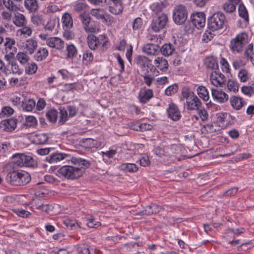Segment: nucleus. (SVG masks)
<instances>
[{"label": "nucleus", "mask_w": 254, "mask_h": 254, "mask_svg": "<svg viewBox=\"0 0 254 254\" xmlns=\"http://www.w3.org/2000/svg\"><path fill=\"white\" fill-rule=\"evenodd\" d=\"M70 160L72 164L77 166L74 167L70 165L62 166L56 173L59 177L70 180L76 179L82 176L85 169L89 167L90 165L89 161L81 158L72 157Z\"/></svg>", "instance_id": "f257e3e1"}, {"label": "nucleus", "mask_w": 254, "mask_h": 254, "mask_svg": "<svg viewBox=\"0 0 254 254\" xmlns=\"http://www.w3.org/2000/svg\"><path fill=\"white\" fill-rule=\"evenodd\" d=\"M5 180L12 185L23 186L29 183L31 176L28 172L24 171H12L7 174Z\"/></svg>", "instance_id": "f03ea898"}, {"label": "nucleus", "mask_w": 254, "mask_h": 254, "mask_svg": "<svg viewBox=\"0 0 254 254\" xmlns=\"http://www.w3.org/2000/svg\"><path fill=\"white\" fill-rule=\"evenodd\" d=\"M225 15L222 12L213 13L207 20V27L209 30L214 32L222 29L226 25Z\"/></svg>", "instance_id": "7ed1b4c3"}, {"label": "nucleus", "mask_w": 254, "mask_h": 254, "mask_svg": "<svg viewBox=\"0 0 254 254\" xmlns=\"http://www.w3.org/2000/svg\"><path fill=\"white\" fill-rule=\"evenodd\" d=\"M248 41V35L246 33H241L231 40L230 48L233 52L241 53L245 48Z\"/></svg>", "instance_id": "20e7f679"}, {"label": "nucleus", "mask_w": 254, "mask_h": 254, "mask_svg": "<svg viewBox=\"0 0 254 254\" xmlns=\"http://www.w3.org/2000/svg\"><path fill=\"white\" fill-rule=\"evenodd\" d=\"M14 163L19 167H35L37 162L31 155L25 154H15L12 156Z\"/></svg>", "instance_id": "39448f33"}, {"label": "nucleus", "mask_w": 254, "mask_h": 254, "mask_svg": "<svg viewBox=\"0 0 254 254\" xmlns=\"http://www.w3.org/2000/svg\"><path fill=\"white\" fill-rule=\"evenodd\" d=\"M188 17V11L184 5L179 4L175 7L173 10V19L177 25L184 24Z\"/></svg>", "instance_id": "423d86ee"}, {"label": "nucleus", "mask_w": 254, "mask_h": 254, "mask_svg": "<svg viewBox=\"0 0 254 254\" xmlns=\"http://www.w3.org/2000/svg\"><path fill=\"white\" fill-rule=\"evenodd\" d=\"M60 117L58 124L63 125L69 118L75 116L78 111L76 107L73 106H67L60 109Z\"/></svg>", "instance_id": "0eeeda50"}, {"label": "nucleus", "mask_w": 254, "mask_h": 254, "mask_svg": "<svg viewBox=\"0 0 254 254\" xmlns=\"http://www.w3.org/2000/svg\"><path fill=\"white\" fill-rule=\"evenodd\" d=\"M168 21L167 15L161 13L152 20L150 25L151 28L155 32H159L165 27Z\"/></svg>", "instance_id": "6e6552de"}, {"label": "nucleus", "mask_w": 254, "mask_h": 254, "mask_svg": "<svg viewBox=\"0 0 254 254\" xmlns=\"http://www.w3.org/2000/svg\"><path fill=\"white\" fill-rule=\"evenodd\" d=\"M210 81L216 87H223L225 84L226 78L219 70L213 71L210 74Z\"/></svg>", "instance_id": "1a4fd4ad"}, {"label": "nucleus", "mask_w": 254, "mask_h": 254, "mask_svg": "<svg viewBox=\"0 0 254 254\" xmlns=\"http://www.w3.org/2000/svg\"><path fill=\"white\" fill-rule=\"evenodd\" d=\"M79 18L86 32L94 33L96 31V28L91 22L90 17L88 13H81L79 15Z\"/></svg>", "instance_id": "9d476101"}, {"label": "nucleus", "mask_w": 254, "mask_h": 254, "mask_svg": "<svg viewBox=\"0 0 254 254\" xmlns=\"http://www.w3.org/2000/svg\"><path fill=\"white\" fill-rule=\"evenodd\" d=\"M190 19L191 23L197 29L203 27L205 25V15L203 12L192 14Z\"/></svg>", "instance_id": "9b49d317"}, {"label": "nucleus", "mask_w": 254, "mask_h": 254, "mask_svg": "<svg viewBox=\"0 0 254 254\" xmlns=\"http://www.w3.org/2000/svg\"><path fill=\"white\" fill-rule=\"evenodd\" d=\"M136 63L137 65L142 69L143 71H146V69H150L151 71L155 70L154 65L150 63V61L146 57L143 56H138L136 59Z\"/></svg>", "instance_id": "f8f14e48"}, {"label": "nucleus", "mask_w": 254, "mask_h": 254, "mask_svg": "<svg viewBox=\"0 0 254 254\" xmlns=\"http://www.w3.org/2000/svg\"><path fill=\"white\" fill-rule=\"evenodd\" d=\"M46 44L49 47L62 51L64 48V42L61 38L57 37H51L46 40Z\"/></svg>", "instance_id": "ddd939ff"}, {"label": "nucleus", "mask_w": 254, "mask_h": 254, "mask_svg": "<svg viewBox=\"0 0 254 254\" xmlns=\"http://www.w3.org/2000/svg\"><path fill=\"white\" fill-rule=\"evenodd\" d=\"M72 157L70 155L64 153H56L46 157V161L50 163H56L64 159L69 161Z\"/></svg>", "instance_id": "4468645a"}, {"label": "nucleus", "mask_w": 254, "mask_h": 254, "mask_svg": "<svg viewBox=\"0 0 254 254\" xmlns=\"http://www.w3.org/2000/svg\"><path fill=\"white\" fill-rule=\"evenodd\" d=\"M167 112L168 117L174 121H179L182 117L178 106L173 103H170L168 105Z\"/></svg>", "instance_id": "2eb2a0df"}, {"label": "nucleus", "mask_w": 254, "mask_h": 254, "mask_svg": "<svg viewBox=\"0 0 254 254\" xmlns=\"http://www.w3.org/2000/svg\"><path fill=\"white\" fill-rule=\"evenodd\" d=\"M17 126V120L15 118H10L4 120L1 122L0 127L3 130L11 131L13 130Z\"/></svg>", "instance_id": "dca6fc26"}, {"label": "nucleus", "mask_w": 254, "mask_h": 254, "mask_svg": "<svg viewBox=\"0 0 254 254\" xmlns=\"http://www.w3.org/2000/svg\"><path fill=\"white\" fill-rule=\"evenodd\" d=\"M211 93L213 98L221 103L226 102L229 99L228 95L226 93L217 89L212 88Z\"/></svg>", "instance_id": "f3484780"}, {"label": "nucleus", "mask_w": 254, "mask_h": 254, "mask_svg": "<svg viewBox=\"0 0 254 254\" xmlns=\"http://www.w3.org/2000/svg\"><path fill=\"white\" fill-rule=\"evenodd\" d=\"M175 45V42L174 44L170 43L164 44L160 48V52L165 57L172 56L176 53Z\"/></svg>", "instance_id": "a211bd4d"}, {"label": "nucleus", "mask_w": 254, "mask_h": 254, "mask_svg": "<svg viewBox=\"0 0 254 254\" xmlns=\"http://www.w3.org/2000/svg\"><path fill=\"white\" fill-rule=\"evenodd\" d=\"M153 96V93L151 89H142L139 92L138 99L140 103L145 104L147 103Z\"/></svg>", "instance_id": "6ab92c4d"}, {"label": "nucleus", "mask_w": 254, "mask_h": 254, "mask_svg": "<svg viewBox=\"0 0 254 254\" xmlns=\"http://www.w3.org/2000/svg\"><path fill=\"white\" fill-rule=\"evenodd\" d=\"M23 71V69L19 67L17 63L15 62L7 64L6 65L5 74L13 73L20 75Z\"/></svg>", "instance_id": "aec40b11"}, {"label": "nucleus", "mask_w": 254, "mask_h": 254, "mask_svg": "<svg viewBox=\"0 0 254 254\" xmlns=\"http://www.w3.org/2000/svg\"><path fill=\"white\" fill-rule=\"evenodd\" d=\"M154 67L158 68L161 71H166L169 67L167 60L163 57H158L154 61Z\"/></svg>", "instance_id": "412c9836"}, {"label": "nucleus", "mask_w": 254, "mask_h": 254, "mask_svg": "<svg viewBox=\"0 0 254 254\" xmlns=\"http://www.w3.org/2000/svg\"><path fill=\"white\" fill-rule=\"evenodd\" d=\"M3 45L4 47V52H17V49L15 47V40L14 38L11 37H6L3 40Z\"/></svg>", "instance_id": "4be33fe9"}, {"label": "nucleus", "mask_w": 254, "mask_h": 254, "mask_svg": "<svg viewBox=\"0 0 254 254\" xmlns=\"http://www.w3.org/2000/svg\"><path fill=\"white\" fill-rule=\"evenodd\" d=\"M230 102L232 107L237 110H240L246 104V102L242 98L235 96L230 98Z\"/></svg>", "instance_id": "5701e85b"}, {"label": "nucleus", "mask_w": 254, "mask_h": 254, "mask_svg": "<svg viewBox=\"0 0 254 254\" xmlns=\"http://www.w3.org/2000/svg\"><path fill=\"white\" fill-rule=\"evenodd\" d=\"M143 51L147 55L156 56L160 53V47L157 44H147L143 47Z\"/></svg>", "instance_id": "b1692460"}, {"label": "nucleus", "mask_w": 254, "mask_h": 254, "mask_svg": "<svg viewBox=\"0 0 254 254\" xmlns=\"http://www.w3.org/2000/svg\"><path fill=\"white\" fill-rule=\"evenodd\" d=\"M24 47L26 50V53L32 55L34 53L38 47L37 42L34 39H29L26 41Z\"/></svg>", "instance_id": "393cba45"}, {"label": "nucleus", "mask_w": 254, "mask_h": 254, "mask_svg": "<svg viewBox=\"0 0 254 254\" xmlns=\"http://www.w3.org/2000/svg\"><path fill=\"white\" fill-rule=\"evenodd\" d=\"M24 5L29 12L32 13L37 11L39 7L37 0H24Z\"/></svg>", "instance_id": "a878e982"}, {"label": "nucleus", "mask_w": 254, "mask_h": 254, "mask_svg": "<svg viewBox=\"0 0 254 254\" xmlns=\"http://www.w3.org/2000/svg\"><path fill=\"white\" fill-rule=\"evenodd\" d=\"M186 103L188 109L190 110H196L199 109L201 106V102L195 95L191 98V99H189V101Z\"/></svg>", "instance_id": "bb28decb"}, {"label": "nucleus", "mask_w": 254, "mask_h": 254, "mask_svg": "<svg viewBox=\"0 0 254 254\" xmlns=\"http://www.w3.org/2000/svg\"><path fill=\"white\" fill-rule=\"evenodd\" d=\"M12 22L16 26L21 27L26 25L27 20L23 14L16 12L12 17Z\"/></svg>", "instance_id": "cd10ccee"}, {"label": "nucleus", "mask_w": 254, "mask_h": 254, "mask_svg": "<svg viewBox=\"0 0 254 254\" xmlns=\"http://www.w3.org/2000/svg\"><path fill=\"white\" fill-rule=\"evenodd\" d=\"M119 169L126 173H135L138 170V167L134 163H124L119 166Z\"/></svg>", "instance_id": "c85d7f7f"}, {"label": "nucleus", "mask_w": 254, "mask_h": 254, "mask_svg": "<svg viewBox=\"0 0 254 254\" xmlns=\"http://www.w3.org/2000/svg\"><path fill=\"white\" fill-rule=\"evenodd\" d=\"M123 9L121 0L111 1L110 3L109 11L114 14H120L122 12Z\"/></svg>", "instance_id": "c756f323"}, {"label": "nucleus", "mask_w": 254, "mask_h": 254, "mask_svg": "<svg viewBox=\"0 0 254 254\" xmlns=\"http://www.w3.org/2000/svg\"><path fill=\"white\" fill-rule=\"evenodd\" d=\"M63 29H71L73 26L71 16L68 13H64L62 18Z\"/></svg>", "instance_id": "7c9ffc66"}, {"label": "nucleus", "mask_w": 254, "mask_h": 254, "mask_svg": "<svg viewBox=\"0 0 254 254\" xmlns=\"http://www.w3.org/2000/svg\"><path fill=\"white\" fill-rule=\"evenodd\" d=\"M48 50L44 47H40L34 56L37 61H42L45 60L48 56Z\"/></svg>", "instance_id": "2f4dec72"}, {"label": "nucleus", "mask_w": 254, "mask_h": 254, "mask_svg": "<svg viewBox=\"0 0 254 254\" xmlns=\"http://www.w3.org/2000/svg\"><path fill=\"white\" fill-rule=\"evenodd\" d=\"M35 106V101L33 99H24L22 101L21 107L24 111H31Z\"/></svg>", "instance_id": "473e14b6"}, {"label": "nucleus", "mask_w": 254, "mask_h": 254, "mask_svg": "<svg viewBox=\"0 0 254 254\" xmlns=\"http://www.w3.org/2000/svg\"><path fill=\"white\" fill-rule=\"evenodd\" d=\"M87 43L91 50H95L100 44L99 39L94 35H88Z\"/></svg>", "instance_id": "72a5a7b5"}, {"label": "nucleus", "mask_w": 254, "mask_h": 254, "mask_svg": "<svg viewBox=\"0 0 254 254\" xmlns=\"http://www.w3.org/2000/svg\"><path fill=\"white\" fill-rule=\"evenodd\" d=\"M66 59H72L77 55V49L73 44L67 45L66 47Z\"/></svg>", "instance_id": "f704fd0d"}, {"label": "nucleus", "mask_w": 254, "mask_h": 254, "mask_svg": "<svg viewBox=\"0 0 254 254\" xmlns=\"http://www.w3.org/2000/svg\"><path fill=\"white\" fill-rule=\"evenodd\" d=\"M205 65L207 68L214 70H218V64L215 59L211 57L205 59L204 62Z\"/></svg>", "instance_id": "c9c22d12"}, {"label": "nucleus", "mask_w": 254, "mask_h": 254, "mask_svg": "<svg viewBox=\"0 0 254 254\" xmlns=\"http://www.w3.org/2000/svg\"><path fill=\"white\" fill-rule=\"evenodd\" d=\"M22 28L17 31V35L18 36H23V37L26 38L32 35V29L30 26H21Z\"/></svg>", "instance_id": "e433bc0d"}, {"label": "nucleus", "mask_w": 254, "mask_h": 254, "mask_svg": "<svg viewBox=\"0 0 254 254\" xmlns=\"http://www.w3.org/2000/svg\"><path fill=\"white\" fill-rule=\"evenodd\" d=\"M64 225L70 230H76L80 228V223H78L76 220L71 219H66L64 221Z\"/></svg>", "instance_id": "4c0bfd02"}, {"label": "nucleus", "mask_w": 254, "mask_h": 254, "mask_svg": "<svg viewBox=\"0 0 254 254\" xmlns=\"http://www.w3.org/2000/svg\"><path fill=\"white\" fill-rule=\"evenodd\" d=\"M238 12L239 16L243 19L245 22L249 21L248 12L243 3L240 4L238 7Z\"/></svg>", "instance_id": "58836bf2"}, {"label": "nucleus", "mask_w": 254, "mask_h": 254, "mask_svg": "<svg viewBox=\"0 0 254 254\" xmlns=\"http://www.w3.org/2000/svg\"><path fill=\"white\" fill-rule=\"evenodd\" d=\"M197 94L199 97L202 98L204 101L209 99V94L207 89L203 86H199L197 89Z\"/></svg>", "instance_id": "ea45409f"}, {"label": "nucleus", "mask_w": 254, "mask_h": 254, "mask_svg": "<svg viewBox=\"0 0 254 254\" xmlns=\"http://www.w3.org/2000/svg\"><path fill=\"white\" fill-rule=\"evenodd\" d=\"M16 59L23 65H25L30 60V58L26 53L19 52L16 54Z\"/></svg>", "instance_id": "a19ab883"}, {"label": "nucleus", "mask_w": 254, "mask_h": 254, "mask_svg": "<svg viewBox=\"0 0 254 254\" xmlns=\"http://www.w3.org/2000/svg\"><path fill=\"white\" fill-rule=\"evenodd\" d=\"M94 59V56L92 52L89 50H86L83 54V62L85 64L88 65L90 64Z\"/></svg>", "instance_id": "79ce46f5"}, {"label": "nucleus", "mask_w": 254, "mask_h": 254, "mask_svg": "<svg viewBox=\"0 0 254 254\" xmlns=\"http://www.w3.org/2000/svg\"><path fill=\"white\" fill-rule=\"evenodd\" d=\"M74 9L76 11L81 13H88V6L84 2H79L75 4Z\"/></svg>", "instance_id": "37998d69"}, {"label": "nucleus", "mask_w": 254, "mask_h": 254, "mask_svg": "<svg viewBox=\"0 0 254 254\" xmlns=\"http://www.w3.org/2000/svg\"><path fill=\"white\" fill-rule=\"evenodd\" d=\"M58 116V112L55 109H52L48 111L46 113V117L48 120L52 122L55 123L57 121Z\"/></svg>", "instance_id": "c03bdc74"}, {"label": "nucleus", "mask_w": 254, "mask_h": 254, "mask_svg": "<svg viewBox=\"0 0 254 254\" xmlns=\"http://www.w3.org/2000/svg\"><path fill=\"white\" fill-rule=\"evenodd\" d=\"M48 139L49 137L46 133H40L35 136V140L38 144H46L47 143Z\"/></svg>", "instance_id": "a18cd8bd"}, {"label": "nucleus", "mask_w": 254, "mask_h": 254, "mask_svg": "<svg viewBox=\"0 0 254 254\" xmlns=\"http://www.w3.org/2000/svg\"><path fill=\"white\" fill-rule=\"evenodd\" d=\"M236 5L229 1L223 4V9L226 13H232L236 10Z\"/></svg>", "instance_id": "49530a36"}, {"label": "nucleus", "mask_w": 254, "mask_h": 254, "mask_svg": "<svg viewBox=\"0 0 254 254\" xmlns=\"http://www.w3.org/2000/svg\"><path fill=\"white\" fill-rule=\"evenodd\" d=\"M194 95L193 92L188 88H184L183 89L182 91V98L186 100V102L189 101V99H191V98L193 97Z\"/></svg>", "instance_id": "de8ad7c7"}, {"label": "nucleus", "mask_w": 254, "mask_h": 254, "mask_svg": "<svg viewBox=\"0 0 254 254\" xmlns=\"http://www.w3.org/2000/svg\"><path fill=\"white\" fill-rule=\"evenodd\" d=\"M37 65L34 63L28 64V65L25 67V72L28 74H32L35 73L37 70Z\"/></svg>", "instance_id": "09e8293b"}, {"label": "nucleus", "mask_w": 254, "mask_h": 254, "mask_svg": "<svg viewBox=\"0 0 254 254\" xmlns=\"http://www.w3.org/2000/svg\"><path fill=\"white\" fill-rule=\"evenodd\" d=\"M91 14L98 19H105L104 11L101 9H92L91 11Z\"/></svg>", "instance_id": "8fccbe9b"}, {"label": "nucleus", "mask_w": 254, "mask_h": 254, "mask_svg": "<svg viewBox=\"0 0 254 254\" xmlns=\"http://www.w3.org/2000/svg\"><path fill=\"white\" fill-rule=\"evenodd\" d=\"M143 77L144 83L147 86H150L154 80L153 75L149 74L148 70L146 69V71L143 73Z\"/></svg>", "instance_id": "3c124183"}, {"label": "nucleus", "mask_w": 254, "mask_h": 254, "mask_svg": "<svg viewBox=\"0 0 254 254\" xmlns=\"http://www.w3.org/2000/svg\"><path fill=\"white\" fill-rule=\"evenodd\" d=\"M254 46L252 44L248 45L245 52V55L250 59L252 64L254 65V52H253Z\"/></svg>", "instance_id": "603ef678"}, {"label": "nucleus", "mask_w": 254, "mask_h": 254, "mask_svg": "<svg viewBox=\"0 0 254 254\" xmlns=\"http://www.w3.org/2000/svg\"><path fill=\"white\" fill-rule=\"evenodd\" d=\"M37 123L36 119L32 116L26 117L24 125L27 127L35 126Z\"/></svg>", "instance_id": "864d4df0"}, {"label": "nucleus", "mask_w": 254, "mask_h": 254, "mask_svg": "<svg viewBox=\"0 0 254 254\" xmlns=\"http://www.w3.org/2000/svg\"><path fill=\"white\" fill-rule=\"evenodd\" d=\"M13 212L18 216L21 217L22 218L28 217V216L30 214V213L29 211L21 208L13 209Z\"/></svg>", "instance_id": "5fc2aeb1"}, {"label": "nucleus", "mask_w": 254, "mask_h": 254, "mask_svg": "<svg viewBox=\"0 0 254 254\" xmlns=\"http://www.w3.org/2000/svg\"><path fill=\"white\" fill-rule=\"evenodd\" d=\"M238 77H239L240 81L244 82L247 81L250 78L248 71L245 69H241L239 71L238 73Z\"/></svg>", "instance_id": "6e6d98bb"}, {"label": "nucleus", "mask_w": 254, "mask_h": 254, "mask_svg": "<svg viewBox=\"0 0 254 254\" xmlns=\"http://www.w3.org/2000/svg\"><path fill=\"white\" fill-rule=\"evenodd\" d=\"M178 90V86L176 84H173L168 87L165 90V94L167 96H171L176 93Z\"/></svg>", "instance_id": "4d7b16f0"}, {"label": "nucleus", "mask_w": 254, "mask_h": 254, "mask_svg": "<svg viewBox=\"0 0 254 254\" xmlns=\"http://www.w3.org/2000/svg\"><path fill=\"white\" fill-rule=\"evenodd\" d=\"M2 3L5 7L9 11H14L16 9V6L14 4L12 0H2Z\"/></svg>", "instance_id": "13d9d810"}, {"label": "nucleus", "mask_w": 254, "mask_h": 254, "mask_svg": "<svg viewBox=\"0 0 254 254\" xmlns=\"http://www.w3.org/2000/svg\"><path fill=\"white\" fill-rule=\"evenodd\" d=\"M227 88L230 91L236 92L238 90V85L236 81L229 80L227 82Z\"/></svg>", "instance_id": "bf43d9fd"}, {"label": "nucleus", "mask_w": 254, "mask_h": 254, "mask_svg": "<svg viewBox=\"0 0 254 254\" xmlns=\"http://www.w3.org/2000/svg\"><path fill=\"white\" fill-rule=\"evenodd\" d=\"M14 112V110L10 106H5L2 108L0 115L4 117L5 116H10Z\"/></svg>", "instance_id": "052dcab7"}, {"label": "nucleus", "mask_w": 254, "mask_h": 254, "mask_svg": "<svg viewBox=\"0 0 254 254\" xmlns=\"http://www.w3.org/2000/svg\"><path fill=\"white\" fill-rule=\"evenodd\" d=\"M116 153H117V152L115 150H110L109 151H107L106 152L102 151L101 154H102V157L103 158V160L105 162H106L107 160L105 158V157H107L109 158H112L115 155Z\"/></svg>", "instance_id": "680f3d73"}, {"label": "nucleus", "mask_w": 254, "mask_h": 254, "mask_svg": "<svg viewBox=\"0 0 254 254\" xmlns=\"http://www.w3.org/2000/svg\"><path fill=\"white\" fill-rule=\"evenodd\" d=\"M163 7L162 3L159 2H154L150 5L152 10L155 13L160 12Z\"/></svg>", "instance_id": "e2e57ef3"}, {"label": "nucleus", "mask_w": 254, "mask_h": 254, "mask_svg": "<svg viewBox=\"0 0 254 254\" xmlns=\"http://www.w3.org/2000/svg\"><path fill=\"white\" fill-rule=\"evenodd\" d=\"M3 53H5L4 58V59L8 62L7 64L14 62L13 61V59L14 58L15 54L16 53V52H6Z\"/></svg>", "instance_id": "0e129e2a"}, {"label": "nucleus", "mask_w": 254, "mask_h": 254, "mask_svg": "<svg viewBox=\"0 0 254 254\" xmlns=\"http://www.w3.org/2000/svg\"><path fill=\"white\" fill-rule=\"evenodd\" d=\"M196 110L198 111V115L202 121H206L208 119V115L206 110L202 109L201 107Z\"/></svg>", "instance_id": "69168bd1"}, {"label": "nucleus", "mask_w": 254, "mask_h": 254, "mask_svg": "<svg viewBox=\"0 0 254 254\" xmlns=\"http://www.w3.org/2000/svg\"><path fill=\"white\" fill-rule=\"evenodd\" d=\"M211 31L208 29L205 32L202 36V40L203 41L207 43L213 38L214 34L212 33Z\"/></svg>", "instance_id": "338daca9"}, {"label": "nucleus", "mask_w": 254, "mask_h": 254, "mask_svg": "<svg viewBox=\"0 0 254 254\" xmlns=\"http://www.w3.org/2000/svg\"><path fill=\"white\" fill-rule=\"evenodd\" d=\"M242 92L246 95L251 96L254 94V89L251 86H244L241 89Z\"/></svg>", "instance_id": "774afa93"}]
</instances>
